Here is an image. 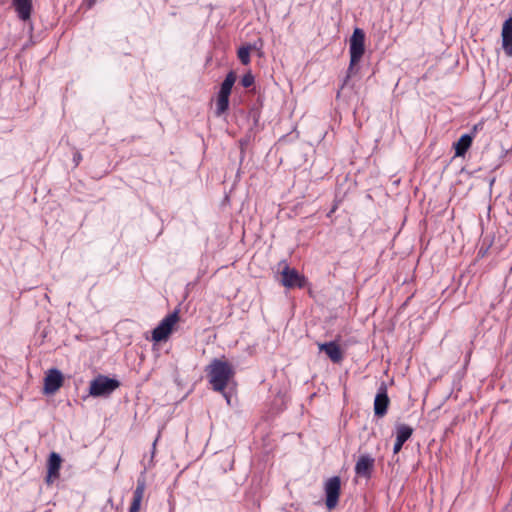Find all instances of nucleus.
<instances>
[{
  "label": "nucleus",
  "instance_id": "cd10ccee",
  "mask_svg": "<svg viewBox=\"0 0 512 512\" xmlns=\"http://www.w3.org/2000/svg\"><path fill=\"white\" fill-rule=\"evenodd\" d=\"M157 439L153 442V448L155 449Z\"/></svg>",
  "mask_w": 512,
  "mask_h": 512
},
{
  "label": "nucleus",
  "instance_id": "a878e982",
  "mask_svg": "<svg viewBox=\"0 0 512 512\" xmlns=\"http://www.w3.org/2000/svg\"><path fill=\"white\" fill-rule=\"evenodd\" d=\"M247 144V141L246 140H240V145H241V148L243 149V147Z\"/></svg>",
  "mask_w": 512,
  "mask_h": 512
},
{
  "label": "nucleus",
  "instance_id": "aec40b11",
  "mask_svg": "<svg viewBox=\"0 0 512 512\" xmlns=\"http://www.w3.org/2000/svg\"><path fill=\"white\" fill-rule=\"evenodd\" d=\"M502 48L508 57H512V35L502 37Z\"/></svg>",
  "mask_w": 512,
  "mask_h": 512
},
{
  "label": "nucleus",
  "instance_id": "f8f14e48",
  "mask_svg": "<svg viewBox=\"0 0 512 512\" xmlns=\"http://www.w3.org/2000/svg\"><path fill=\"white\" fill-rule=\"evenodd\" d=\"M61 461L62 460H61L60 455L57 454L56 452H52L49 455L48 463H47V470H48L47 478H46L47 483H50L53 478L59 477Z\"/></svg>",
  "mask_w": 512,
  "mask_h": 512
},
{
  "label": "nucleus",
  "instance_id": "bb28decb",
  "mask_svg": "<svg viewBox=\"0 0 512 512\" xmlns=\"http://www.w3.org/2000/svg\"><path fill=\"white\" fill-rule=\"evenodd\" d=\"M107 503H108V504H110V505H111V507H113V500H112V498H109V499H108V501H107Z\"/></svg>",
  "mask_w": 512,
  "mask_h": 512
},
{
  "label": "nucleus",
  "instance_id": "f03ea898",
  "mask_svg": "<svg viewBox=\"0 0 512 512\" xmlns=\"http://www.w3.org/2000/svg\"><path fill=\"white\" fill-rule=\"evenodd\" d=\"M365 52V33L361 28H355L352 36L350 37L349 42V53H350V63L347 70V75L344 79V83L342 85V88L344 85H346L349 78L354 75L358 68L356 66L360 62L362 56Z\"/></svg>",
  "mask_w": 512,
  "mask_h": 512
},
{
  "label": "nucleus",
  "instance_id": "9d476101",
  "mask_svg": "<svg viewBox=\"0 0 512 512\" xmlns=\"http://www.w3.org/2000/svg\"><path fill=\"white\" fill-rule=\"evenodd\" d=\"M317 346H318L320 351L325 352L327 357L333 363L338 364L344 358L343 351L341 350L339 344H337V342H335V341L324 342V343H317Z\"/></svg>",
  "mask_w": 512,
  "mask_h": 512
},
{
  "label": "nucleus",
  "instance_id": "20e7f679",
  "mask_svg": "<svg viewBox=\"0 0 512 512\" xmlns=\"http://www.w3.org/2000/svg\"><path fill=\"white\" fill-rule=\"evenodd\" d=\"M325 505L329 510L334 509L339 502L341 479L339 476L329 478L324 484Z\"/></svg>",
  "mask_w": 512,
  "mask_h": 512
},
{
  "label": "nucleus",
  "instance_id": "a211bd4d",
  "mask_svg": "<svg viewBox=\"0 0 512 512\" xmlns=\"http://www.w3.org/2000/svg\"><path fill=\"white\" fill-rule=\"evenodd\" d=\"M229 97L230 95L218 93L216 101V115L220 116L224 114L229 108Z\"/></svg>",
  "mask_w": 512,
  "mask_h": 512
},
{
  "label": "nucleus",
  "instance_id": "4468645a",
  "mask_svg": "<svg viewBox=\"0 0 512 512\" xmlns=\"http://www.w3.org/2000/svg\"><path fill=\"white\" fill-rule=\"evenodd\" d=\"M145 488H146L145 480L138 479L136 489L133 492V501L131 503L129 512H139L141 501L144 496Z\"/></svg>",
  "mask_w": 512,
  "mask_h": 512
},
{
  "label": "nucleus",
  "instance_id": "6e6552de",
  "mask_svg": "<svg viewBox=\"0 0 512 512\" xmlns=\"http://www.w3.org/2000/svg\"><path fill=\"white\" fill-rule=\"evenodd\" d=\"M64 377L60 370L52 368L48 370L44 378V392L46 394H54L63 385Z\"/></svg>",
  "mask_w": 512,
  "mask_h": 512
},
{
  "label": "nucleus",
  "instance_id": "1a4fd4ad",
  "mask_svg": "<svg viewBox=\"0 0 512 512\" xmlns=\"http://www.w3.org/2000/svg\"><path fill=\"white\" fill-rule=\"evenodd\" d=\"M375 465V459L369 454H362L359 456L355 464V473L359 477L369 479L372 475Z\"/></svg>",
  "mask_w": 512,
  "mask_h": 512
},
{
  "label": "nucleus",
  "instance_id": "ddd939ff",
  "mask_svg": "<svg viewBox=\"0 0 512 512\" xmlns=\"http://www.w3.org/2000/svg\"><path fill=\"white\" fill-rule=\"evenodd\" d=\"M15 11L22 21H27L31 17L32 0H12Z\"/></svg>",
  "mask_w": 512,
  "mask_h": 512
},
{
  "label": "nucleus",
  "instance_id": "dca6fc26",
  "mask_svg": "<svg viewBox=\"0 0 512 512\" xmlns=\"http://www.w3.org/2000/svg\"><path fill=\"white\" fill-rule=\"evenodd\" d=\"M473 134H463L457 142L454 143L455 156L463 157L472 145Z\"/></svg>",
  "mask_w": 512,
  "mask_h": 512
},
{
  "label": "nucleus",
  "instance_id": "7ed1b4c3",
  "mask_svg": "<svg viewBox=\"0 0 512 512\" xmlns=\"http://www.w3.org/2000/svg\"><path fill=\"white\" fill-rule=\"evenodd\" d=\"M119 387L117 379L100 374L90 382L89 394L93 397H107Z\"/></svg>",
  "mask_w": 512,
  "mask_h": 512
},
{
  "label": "nucleus",
  "instance_id": "423d86ee",
  "mask_svg": "<svg viewBox=\"0 0 512 512\" xmlns=\"http://www.w3.org/2000/svg\"><path fill=\"white\" fill-rule=\"evenodd\" d=\"M281 283L286 288H304L308 281L307 278L300 274L295 268L285 266L281 272Z\"/></svg>",
  "mask_w": 512,
  "mask_h": 512
},
{
  "label": "nucleus",
  "instance_id": "0eeeda50",
  "mask_svg": "<svg viewBox=\"0 0 512 512\" xmlns=\"http://www.w3.org/2000/svg\"><path fill=\"white\" fill-rule=\"evenodd\" d=\"M390 399L387 394V386L384 382L378 388L374 399V414L376 417L382 418L386 415Z\"/></svg>",
  "mask_w": 512,
  "mask_h": 512
},
{
  "label": "nucleus",
  "instance_id": "c85d7f7f",
  "mask_svg": "<svg viewBox=\"0 0 512 512\" xmlns=\"http://www.w3.org/2000/svg\"><path fill=\"white\" fill-rule=\"evenodd\" d=\"M105 509H106V507H104V508H103V511H102V512H105Z\"/></svg>",
  "mask_w": 512,
  "mask_h": 512
},
{
  "label": "nucleus",
  "instance_id": "5701e85b",
  "mask_svg": "<svg viewBox=\"0 0 512 512\" xmlns=\"http://www.w3.org/2000/svg\"><path fill=\"white\" fill-rule=\"evenodd\" d=\"M262 45H263L262 40L258 39V41L254 42L253 44H247L246 46H250L251 51H253V50H260Z\"/></svg>",
  "mask_w": 512,
  "mask_h": 512
},
{
  "label": "nucleus",
  "instance_id": "2eb2a0df",
  "mask_svg": "<svg viewBox=\"0 0 512 512\" xmlns=\"http://www.w3.org/2000/svg\"><path fill=\"white\" fill-rule=\"evenodd\" d=\"M145 488H146L145 480L138 479L136 489L133 492V501L131 503L129 512H139L141 501L144 496Z\"/></svg>",
  "mask_w": 512,
  "mask_h": 512
},
{
  "label": "nucleus",
  "instance_id": "393cba45",
  "mask_svg": "<svg viewBox=\"0 0 512 512\" xmlns=\"http://www.w3.org/2000/svg\"><path fill=\"white\" fill-rule=\"evenodd\" d=\"M482 124H476L473 126V129L471 131L470 134H473V136L475 135V132L478 130V127L481 126Z\"/></svg>",
  "mask_w": 512,
  "mask_h": 512
},
{
  "label": "nucleus",
  "instance_id": "4be33fe9",
  "mask_svg": "<svg viewBox=\"0 0 512 512\" xmlns=\"http://www.w3.org/2000/svg\"><path fill=\"white\" fill-rule=\"evenodd\" d=\"M253 83L254 76L251 73H247L241 78V85L245 88L250 87Z\"/></svg>",
  "mask_w": 512,
  "mask_h": 512
},
{
  "label": "nucleus",
  "instance_id": "b1692460",
  "mask_svg": "<svg viewBox=\"0 0 512 512\" xmlns=\"http://www.w3.org/2000/svg\"><path fill=\"white\" fill-rule=\"evenodd\" d=\"M82 160V155L79 151H76L73 155V162L75 164V166H78L79 163L81 162Z\"/></svg>",
  "mask_w": 512,
  "mask_h": 512
},
{
  "label": "nucleus",
  "instance_id": "9b49d317",
  "mask_svg": "<svg viewBox=\"0 0 512 512\" xmlns=\"http://www.w3.org/2000/svg\"><path fill=\"white\" fill-rule=\"evenodd\" d=\"M413 428L406 424H398L396 426V441L394 443L393 452L397 454L401 451L404 443L412 436Z\"/></svg>",
  "mask_w": 512,
  "mask_h": 512
},
{
  "label": "nucleus",
  "instance_id": "412c9836",
  "mask_svg": "<svg viewBox=\"0 0 512 512\" xmlns=\"http://www.w3.org/2000/svg\"><path fill=\"white\" fill-rule=\"evenodd\" d=\"M512 35V15L505 20L502 26L501 37Z\"/></svg>",
  "mask_w": 512,
  "mask_h": 512
},
{
  "label": "nucleus",
  "instance_id": "f3484780",
  "mask_svg": "<svg viewBox=\"0 0 512 512\" xmlns=\"http://www.w3.org/2000/svg\"><path fill=\"white\" fill-rule=\"evenodd\" d=\"M235 81L236 74L234 71H230L221 83L219 93L230 95Z\"/></svg>",
  "mask_w": 512,
  "mask_h": 512
},
{
  "label": "nucleus",
  "instance_id": "f257e3e1",
  "mask_svg": "<svg viewBox=\"0 0 512 512\" xmlns=\"http://www.w3.org/2000/svg\"><path fill=\"white\" fill-rule=\"evenodd\" d=\"M207 377L214 391L222 393L227 401L231 404V395L225 391V388L231 378L234 376V370L227 361L215 358L206 368Z\"/></svg>",
  "mask_w": 512,
  "mask_h": 512
},
{
  "label": "nucleus",
  "instance_id": "39448f33",
  "mask_svg": "<svg viewBox=\"0 0 512 512\" xmlns=\"http://www.w3.org/2000/svg\"><path fill=\"white\" fill-rule=\"evenodd\" d=\"M178 312L168 314L152 331V339L155 342L165 341L172 332L174 324L178 321Z\"/></svg>",
  "mask_w": 512,
  "mask_h": 512
},
{
  "label": "nucleus",
  "instance_id": "6ab92c4d",
  "mask_svg": "<svg viewBox=\"0 0 512 512\" xmlns=\"http://www.w3.org/2000/svg\"><path fill=\"white\" fill-rule=\"evenodd\" d=\"M250 52H251L250 46L243 45L238 49L237 55H238L240 62L243 65H248L250 63Z\"/></svg>",
  "mask_w": 512,
  "mask_h": 512
}]
</instances>
